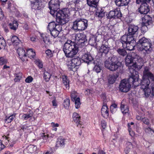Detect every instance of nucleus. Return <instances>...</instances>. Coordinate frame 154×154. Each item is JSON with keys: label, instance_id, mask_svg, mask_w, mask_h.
Masks as SVG:
<instances>
[{"label": "nucleus", "instance_id": "nucleus-5", "mask_svg": "<svg viewBox=\"0 0 154 154\" xmlns=\"http://www.w3.org/2000/svg\"><path fill=\"white\" fill-rule=\"evenodd\" d=\"M65 10V9L59 10L55 14L56 21L60 25H64L68 21V15Z\"/></svg>", "mask_w": 154, "mask_h": 154}, {"label": "nucleus", "instance_id": "nucleus-4", "mask_svg": "<svg viewBox=\"0 0 154 154\" xmlns=\"http://www.w3.org/2000/svg\"><path fill=\"white\" fill-rule=\"evenodd\" d=\"M138 50L141 51H144V53H149L152 50V45L150 42L149 39L143 37L140 39L137 42Z\"/></svg>", "mask_w": 154, "mask_h": 154}, {"label": "nucleus", "instance_id": "nucleus-52", "mask_svg": "<svg viewBox=\"0 0 154 154\" xmlns=\"http://www.w3.org/2000/svg\"><path fill=\"white\" fill-rule=\"evenodd\" d=\"M127 145L129 146V148L127 147L125 150V152L126 154H128L130 150V149L132 147V145L131 143V142H128L127 143Z\"/></svg>", "mask_w": 154, "mask_h": 154}, {"label": "nucleus", "instance_id": "nucleus-11", "mask_svg": "<svg viewBox=\"0 0 154 154\" xmlns=\"http://www.w3.org/2000/svg\"><path fill=\"white\" fill-rule=\"evenodd\" d=\"M73 121L76 124L77 126L79 128H83L85 125L83 122L80 121V116L76 112H74L72 115Z\"/></svg>", "mask_w": 154, "mask_h": 154}, {"label": "nucleus", "instance_id": "nucleus-10", "mask_svg": "<svg viewBox=\"0 0 154 154\" xmlns=\"http://www.w3.org/2000/svg\"><path fill=\"white\" fill-rule=\"evenodd\" d=\"M122 17V14L119 8H117L113 10L110 11L108 15L107 16L108 18L111 19H120Z\"/></svg>", "mask_w": 154, "mask_h": 154}, {"label": "nucleus", "instance_id": "nucleus-42", "mask_svg": "<svg viewBox=\"0 0 154 154\" xmlns=\"http://www.w3.org/2000/svg\"><path fill=\"white\" fill-rule=\"evenodd\" d=\"M0 45L2 48L5 49L6 46V42L3 37L0 35Z\"/></svg>", "mask_w": 154, "mask_h": 154}, {"label": "nucleus", "instance_id": "nucleus-56", "mask_svg": "<svg viewBox=\"0 0 154 154\" xmlns=\"http://www.w3.org/2000/svg\"><path fill=\"white\" fill-rule=\"evenodd\" d=\"M101 69L99 65H96L94 67V70L97 73L100 72Z\"/></svg>", "mask_w": 154, "mask_h": 154}, {"label": "nucleus", "instance_id": "nucleus-2", "mask_svg": "<svg viewBox=\"0 0 154 154\" xmlns=\"http://www.w3.org/2000/svg\"><path fill=\"white\" fill-rule=\"evenodd\" d=\"M77 44L70 40H68L64 45L63 50L67 57L72 58L78 52Z\"/></svg>", "mask_w": 154, "mask_h": 154}, {"label": "nucleus", "instance_id": "nucleus-1", "mask_svg": "<svg viewBox=\"0 0 154 154\" xmlns=\"http://www.w3.org/2000/svg\"><path fill=\"white\" fill-rule=\"evenodd\" d=\"M130 55H127L125 59V62L126 65L128 67V68L129 70L131 75H129L128 80L130 82L134 83L135 85H137V80L139 78L138 72L135 70L134 67H133V60L134 59V57Z\"/></svg>", "mask_w": 154, "mask_h": 154}, {"label": "nucleus", "instance_id": "nucleus-9", "mask_svg": "<svg viewBox=\"0 0 154 154\" xmlns=\"http://www.w3.org/2000/svg\"><path fill=\"white\" fill-rule=\"evenodd\" d=\"M81 63L80 58L79 57H77L68 61L66 62V65L69 70L73 71L74 68L80 65Z\"/></svg>", "mask_w": 154, "mask_h": 154}, {"label": "nucleus", "instance_id": "nucleus-55", "mask_svg": "<svg viewBox=\"0 0 154 154\" xmlns=\"http://www.w3.org/2000/svg\"><path fill=\"white\" fill-rule=\"evenodd\" d=\"M33 80V78L31 76H28L25 80L26 82L29 83L32 82Z\"/></svg>", "mask_w": 154, "mask_h": 154}, {"label": "nucleus", "instance_id": "nucleus-59", "mask_svg": "<svg viewBox=\"0 0 154 154\" xmlns=\"http://www.w3.org/2000/svg\"><path fill=\"white\" fill-rule=\"evenodd\" d=\"M142 121L146 125H149V120L148 119L145 118H142Z\"/></svg>", "mask_w": 154, "mask_h": 154}, {"label": "nucleus", "instance_id": "nucleus-60", "mask_svg": "<svg viewBox=\"0 0 154 154\" xmlns=\"http://www.w3.org/2000/svg\"><path fill=\"white\" fill-rule=\"evenodd\" d=\"M43 41L46 44H47L50 42L49 38L47 36H45L43 38Z\"/></svg>", "mask_w": 154, "mask_h": 154}, {"label": "nucleus", "instance_id": "nucleus-22", "mask_svg": "<svg viewBox=\"0 0 154 154\" xmlns=\"http://www.w3.org/2000/svg\"><path fill=\"white\" fill-rule=\"evenodd\" d=\"M142 24L149 25L152 23V18L148 15H145L142 18Z\"/></svg>", "mask_w": 154, "mask_h": 154}, {"label": "nucleus", "instance_id": "nucleus-41", "mask_svg": "<svg viewBox=\"0 0 154 154\" xmlns=\"http://www.w3.org/2000/svg\"><path fill=\"white\" fill-rule=\"evenodd\" d=\"M144 130L145 132L150 136L154 135V131L151 128L149 127L146 128H145Z\"/></svg>", "mask_w": 154, "mask_h": 154}, {"label": "nucleus", "instance_id": "nucleus-30", "mask_svg": "<svg viewBox=\"0 0 154 154\" xmlns=\"http://www.w3.org/2000/svg\"><path fill=\"white\" fill-rule=\"evenodd\" d=\"M63 83L65 86L66 89H69V80L67 78V77L66 75H63L62 76Z\"/></svg>", "mask_w": 154, "mask_h": 154}, {"label": "nucleus", "instance_id": "nucleus-7", "mask_svg": "<svg viewBox=\"0 0 154 154\" xmlns=\"http://www.w3.org/2000/svg\"><path fill=\"white\" fill-rule=\"evenodd\" d=\"M126 79L122 80L119 85V90L122 92H128L130 89L131 87V84H132L134 86H137L139 85L138 79L137 80V85H135L134 83L130 82L128 80Z\"/></svg>", "mask_w": 154, "mask_h": 154}, {"label": "nucleus", "instance_id": "nucleus-27", "mask_svg": "<svg viewBox=\"0 0 154 154\" xmlns=\"http://www.w3.org/2000/svg\"><path fill=\"white\" fill-rule=\"evenodd\" d=\"M82 60L85 62L88 63L93 60V58L90 54H85L82 57Z\"/></svg>", "mask_w": 154, "mask_h": 154}, {"label": "nucleus", "instance_id": "nucleus-54", "mask_svg": "<svg viewBox=\"0 0 154 154\" xmlns=\"http://www.w3.org/2000/svg\"><path fill=\"white\" fill-rule=\"evenodd\" d=\"M147 26L148 25L142 24V26L141 28V31L143 32H146L148 30Z\"/></svg>", "mask_w": 154, "mask_h": 154}, {"label": "nucleus", "instance_id": "nucleus-62", "mask_svg": "<svg viewBox=\"0 0 154 154\" xmlns=\"http://www.w3.org/2000/svg\"><path fill=\"white\" fill-rule=\"evenodd\" d=\"M128 130L129 132L130 135L131 136H133L134 135V133L132 131L131 128H130V124H128Z\"/></svg>", "mask_w": 154, "mask_h": 154}, {"label": "nucleus", "instance_id": "nucleus-31", "mask_svg": "<svg viewBox=\"0 0 154 154\" xmlns=\"http://www.w3.org/2000/svg\"><path fill=\"white\" fill-rule=\"evenodd\" d=\"M11 41L14 46H18L20 44V41L18 37L16 36H13L11 38Z\"/></svg>", "mask_w": 154, "mask_h": 154}, {"label": "nucleus", "instance_id": "nucleus-36", "mask_svg": "<svg viewBox=\"0 0 154 154\" xmlns=\"http://www.w3.org/2000/svg\"><path fill=\"white\" fill-rule=\"evenodd\" d=\"M116 51L119 55L123 57L127 55L126 51L124 49L118 48L116 50Z\"/></svg>", "mask_w": 154, "mask_h": 154}, {"label": "nucleus", "instance_id": "nucleus-6", "mask_svg": "<svg viewBox=\"0 0 154 154\" xmlns=\"http://www.w3.org/2000/svg\"><path fill=\"white\" fill-rule=\"evenodd\" d=\"M88 25L87 20L78 19L73 22L72 28L75 30H83L87 28Z\"/></svg>", "mask_w": 154, "mask_h": 154}, {"label": "nucleus", "instance_id": "nucleus-57", "mask_svg": "<svg viewBox=\"0 0 154 154\" xmlns=\"http://www.w3.org/2000/svg\"><path fill=\"white\" fill-rule=\"evenodd\" d=\"M45 53L49 57H51L53 56V53L52 51L49 50H47L45 51Z\"/></svg>", "mask_w": 154, "mask_h": 154}, {"label": "nucleus", "instance_id": "nucleus-63", "mask_svg": "<svg viewBox=\"0 0 154 154\" xmlns=\"http://www.w3.org/2000/svg\"><path fill=\"white\" fill-rule=\"evenodd\" d=\"M106 123L104 120L101 121V126L103 129H105L106 127Z\"/></svg>", "mask_w": 154, "mask_h": 154}, {"label": "nucleus", "instance_id": "nucleus-51", "mask_svg": "<svg viewBox=\"0 0 154 154\" xmlns=\"http://www.w3.org/2000/svg\"><path fill=\"white\" fill-rule=\"evenodd\" d=\"M80 0H74L73 1H71L69 2V4L70 5H72L73 2L75 5V7H78V5L80 2Z\"/></svg>", "mask_w": 154, "mask_h": 154}, {"label": "nucleus", "instance_id": "nucleus-35", "mask_svg": "<svg viewBox=\"0 0 154 154\" xmlns=\"http://www.w3.org/2000/svg\"><path fill=\"white\" fill-rule=\"evenodd\" d=\"M64 139L59 138L57 139L56 146L57 147H62L64 145Z\"/></svg>", "mask_w": 154, "mask_h": 154}, {"label": "nucleus", "instance_id": "nucleus-50", "mask_svg": "<svg viewBox=\"0 0 154 154\" xmlns=\"http://www.w3.org/2000/svg\"><path fill=\"white\" fill-rule=\"evenodd\" d=\"M35 64L38 66L39 68H42L43 65L42 62L39 60H37L35 61Z\"/></svg>", "mask_w": 154, "mask_h": 154}, {"label": "nucleus", "instance_id": "nucleus-14", "mask_svg": "<svg viewBox=\"0 0 154 154\" xmlns=\"http://www.w3.org/2000/svg\"><path fill=\"white\" fill-rule=\"evenodd\" d=\"M138 10L141 14H146L149 11L150 8L147 3H143L141 4Z\"/></svg>", "mask_w": 154, "mask_h": 154}, {"label": "nucleus", "instance_id": "nucleus-16", "mask_svg": "<svg viewBox=\"0 0 154 154\" xmlns=\"http://www.w3.org/2000/svg\"><path fill=\"white\" fill-rule=\"evenodd\" d=\"M121 40L122 45H126L127 43L130 42L132 41L135 40L133 36L129 35L128 33L127 35H125L122 36Z\"/></svg>", "mask_w": 154, "mask_h": 154}, {"label": "nucleus", "instance_id": "nucleus-17", "mask_svg": "<svg viewBox=\"0 0 154 154\" xmlns=\"http://www.w3.org/2000/svg\"><path fill=\"white\" fill-rule=\"evenodd\" d=\"M75 39L78 41L80 44L84 43L87 41L85 35L80 33L76 34L75 36Z\"/></svg>", "mask_w": 154, "mask_h": 154}, {"label": "nucleus", "instance_id": "nucleus-38", "mask_svg": "<svg viewBox=\"0 0 154 154\" xmlns=\"http://www.w3.org/2000/svg\"><path fill=\"white\" fill-rule=\"evenodd\" d=\"M122 112L123 114H126L128 112L129 110V108L127 105L121 104L120 106Z\"/></svg>", "mask_w": 154, "mask_h": 154}, {"label": "nucleus", "instance_id": "nucleus-37", "mask_svg": "<svg viewBox=\"0 0 154 154\" xmlns=\"http://www.w3.org/2000/svg\"><path fill=\"white\" fill-rule=\"evenodd\" d=\"M51 77V74L48 71L45 70L43 73V78L45 81L46 82H48Z\"/></svg>", "mask_w": 154, "mask_h": 154}, {"label": "nucleus", "instance_id": "nucleus-64", "mask_svg": "<svg viewBox=\"0 0 154 154\" xmlns=\"http://www.w3.org/2000/svg\"><path fill=\"white\" fill-rule=\"evenodd\" d=\"M56 27L55 28V29L56 30H58V31L60 32L61 30V27L59 25L57 24L56 23Z\"/></svg>", "mask_w": 154, "mask_h": 154}, {"label": "nucleus", "instance_id": "nucleus-34", "mask_svg": "<svg viewBox=\"0 0 154 154\" xmlns=\"http://www.w3.org/2000/svg\"><path fill=\"white\" fill-rule=\"evenodd\" d=\"M18 23L17 22L16 20H14L12 23H10L9 24L10 28L14 30H16L18 27Z\"/></svg>", "mask_w": 154, "mask_h": 154}, {"label": "nucleus", "instance_id": "nucleus-19", "mask_svg": "<svg viewBox=\"0 0 154 154\" xmlns=\"http://www.w3.org/2000/svg\"><path fill=\"white\" fill-rule=\"evenodd\" d=\"M19 57L21 60L24 61L26 59V55L25 50L22 48H18L17 50Z\"/></svg>", "mask_w": 154, "mask_h": 154}, {"label": "nucleus", "instance_id": "nucleus-29", "mask_svg": "<svg viewBox=\"0 0 154 154\" xmlns=\"http://www.w3.org/2000/svg\"><path fill=\"white\" fill-rule=\"evenodd\" d=\"M87 4L90 7L96 8L98 5V0H87Z\"/></svg>", "mask_w": 154, "mask_h": 154}, {"label": "nucleus", "instance_id": "nucleus-12", "mask_svg": "<svg viewBox=\"0 0 154 154\" xmlns=\"http://www.w3.org/2000/svg\"><path fill=\"white\" fill-rule=\"evenodd\" d=\"M133 55H134V60L135 61L133 65V67L135 70L136 68H141L143 65V59L141 57L134 54Z\"/></svg>", "mask_w": 154, "mask_h": 154}, {"label": "nucleus", "instance_id": "nucleus-39", "mask_svg": "<svg viewBox=\"0 0 154 154\" xmlns=\"http://www.w3.org/2000/svg\"><path fill=\"white\" fill-rule=\"evenodd\" d=\"M27 54L30 58H33L35 55V53L32 49H29L27 51Z\"/></svg>", "mask_w": 154, "mask_h": 154}, {"label": "nucleus", "instance_id": "nucleus-13", "mask_svg": "<svg viewBox=\"0 0 154 154\" xmlns=\"http://www.w3.org/2000/svg\"><path fill=\"white\" fill-rule=\"evenodd\" d=\"M71 99L72 101L75 102V108L78 109L80 107L81 103L80 98L77 97V93L75 91H72L71 93Z\"/></svg>", "mask_w": 154, "mask_h": 154}, {"label": "nucleus", "instance_id": "nucleus-33", "mask_svg": "<svg viewBox=\"0 0 154 154\" xmlns=\"http://www.w3.org/2000/svg\"><path fill=\"white\" fill-rule=\"evenodd\" d=\"M2 137L3 138V140H0V150H1L4 149L5 147V145L2 143V141H6L5 143V145H6L8 144L9 142V140H8V137L6 136H3Z\"/></svg>", "mask_w": 154, "mask_h": 154}, {"label": "nucleus", "instance_id": "nucleus-3", "mask_svg": "<svg viewBox=\"0 0 154 154\" xmlns=\"http://www.w3.org/2000/svg\"><path fill=\"white\" fill-rule=\"evenodd\" d=\"M117 59V57L114 56L109 57L104 62L105 67L112 71L118 69L121 70L123 67L122 63L119 61L116 62Z\"/></svg>", "mask_w": 154, "mask_h": 154}, {"label": "nucleus", "instance_id": "nucleus-58", "mask_svg": "<svg viewBox=\"0 0 154 154\" xmlns=\"http://www.w3.org/2000/svg\"><path fill=\"white\" fill-rule=\"evenodd\" d=\"M31 116H32L29 114H23L22 116V117L24 119L26 120Z\"/></svg>", "mask_w": 154, "mask_h": 154}, {"label": "nucleus", "instance_id": "nucleus-20", "mask_svg": "<svg viewBox=\"0 0 154 154\" xmlns=\"http://www.w3.org/2000/svg\"><path fill=\"white\" fill-rule=\"evenodd\" d=\"M126 45H122L124 48H126L127 50L131 51L134 50V48L136 45V42L135 40L132 41L130 42L127 43Z\"/></svg>", "mask_w": 154, "mask_h": 154}, {"label": "nucleus", "instance_id": "nucleus-8", "mask_svg": "<svg viewBox=\"0 0 154 154\" xmlns=\"http://www.w3.org/2000/svg\"><path fill=\"white\" fill-rule=\"evenodd\" d=\"M49 8L50 14L54 16L55 13L57 12V10L60 8L59 0H51L49 3Z\"/></svg>", "mask_w": 154, "mask_h": 154}, {"label": "nucleus", "instance_id": "nucleus-53", "mask_svg": "<svg viewBox=\"0 0 154 154\" xmlns=\"http://www.w3.org/2000/svg\"><path fill=\"white\" fill-rule=\"evenodd\" d=\"M40 135L42 137V139L44 140L43 142L45 143L47 141V139L48 137V136L45 135V133H40Z\"/></svg>", "mask_w": 154, "mask_h": 154}, {"label": "nucleus", "instance_id": "nucleus-44", "mask_svg": "<svg viewBox=\"0 0 154 154\" xmlns=\"http://www.w3.org/2000/svg\"><path fill=\"white\" fill-rule=\"evenodd\" d=\"M56 23L54 22L50 23L48 26V28L49 31L55 29L56 27Z\"/></svg>", "mask_w": 154, "mask_h": 154}, {"label": "nucleus", "instance_id": "nucleus-18", "mask_svg": "<svg viewBox=\"0 0 154 154\" xmlns=\"http://www.w3.org/2000/svg\"><path fill=\"white\" fill-rule=\"evenodd\" d=\"M107 42H106L104 44H103L99 49V53L102 54H107L109 51V48L107 45Z\"/></svg>", "mask_w": 154, "mask_h": 154}, {"label": "nucleus", "instance_id": "nucleus-45", "mask_svg": "<svg viewBox=\"0 0 154 154\" xmlns=\"http://www.w3.org/2000/svg\"><path fill=\"white\" fill-rule=\"evenodd\" d=\"M63 105L66 109H68L70 105V100L66 98L64 100Z\"/></svg>", "mask_w": 154, "mask_h": 154}, {"label": "nucleus", "instance_id": "nucleus-43", "mask_svg": "<svg viewBox=\"0 0 154 154\" xmlns=\"http://www.w3.org/2000/svg\"><path fill=\"white\" fill-rule=\"evenodd\" d=\"M96 14L99 17L102 18L105 16V12L103 10L101 9L100 11H97L96 12Z\"/></svg>", "mask_w": 154, "mask_h": 154}, {"label": "nucleus", "instance_id": "nucleus-48", "mask_svg": "<svg viewBox=\"0 0 154 154\" xmlns=\"http://www.w3.org/2000/svg\"><path fill=\"white\" fill-rule=\"evenodd\" d=\"M32 9L35 10H39L40 8L39 7L38 2H36L32 4Z\"/></svg>", "mask_w": 154, "mask_h": 154}, {"label": "nucleus", "instance_id": "nucleus-21", "mask_svg": "<svg viewBox=\"0 0 154 154\" xmlns=\"http://www.w3.org/2000/svg\"><path fill=\"white\" fill-rule=\"evenodd\" d=\"M143 77H147L152 80H154V75L149 71V68L148 67H146L144 68L143 72Z\"/></svg>", "mask_w": 154, "mask_h": 154}, {"label": "nucleus", "instance_id": "nucleus-24", "mask_svg": "<svg viewBox=\"0 0 154 154\" xmlns=\"http://www.w3.org/2000/svg\"><path fill=\"white\" fill-rule=\"evenodd\" d=\"M102 116L105 118H107L109 115L108 108L106 105H103L101 109Z\"/></svg>", "mask_w": 154, "mask_h": 154}, {"label": "nucleus", "instance_id": "nucleus-15", "mask_svg": "<svg viewBox=\"0 0 154 154\" xmlns=\"http://www.w3.org/2000/svg\"><path fill=\"white\" fill-rule=\"evenodd\" d=\"M138 27L134 25H130L128 28V34L132 36L138 33Z\"/></svg>", "mask_w": 154, "mask_h": 154}, {"label": "nucleus", "instance_id": "nucleus-47", "mask_svg": "<svg viewBox=\"0 0 154 154\" xmlns=\"http://www.w3.org/2000/svg\"><path fill=\"white\" fill-rule=\"evenodd\" d=\"M51 34L52 36L54 37V38L57 37L58 35L59 32L58 30H56L55 29L50 31Z\"/></svg>", "mask_w": 154, "mask_h": 154}, {"label": "nucleus", "instance_id": "nucleus-23", "mask_svg": "<svg viewBox=\"0 0 154 154\" xmlns=\"http://www.w3.org/2000/svg\"><path fill=\"white\" fill-rule=\"evenodd\" d=\"M150 83V81L149 79H145L144 77L141 82L140 88L142 89H144L148 87Z\"/></svg>", "mask_w": 154, "mask_h": 154}, {"label": "nucleus", "instance_id": "nucleus-32", "mask_svg": "<svg viewBox=\"0 0 154 154\" xmlns=\"http://www.w3.org/2000/svg\"><path fill=\"white\" fill-rule=\"evenodd\" d=\"M36 146L30 145L28 146L25 150L28 153H32L36 150Z\"/></svg>", "mask_w": 154, "mask_h": 154}, {"label": "nucleus", "instance_id": "nucleus-26", "mask_svg": "<svg viewBox=\"0 0 154 154\" xmlns=\"http://www.w3.org/2000/svg\"><path fill=\"white\" fill-rule=\"evenodd\" d=\"M119 75L117 74H113L109 75L108 77V81L110 84H113L115 82Z\"/></svg>", "mask_w": 154, "mask_h": 154}, {"label": "nucleus", "instance_id": "nucleus-61", "mask_svg": "<svg viewBox=\"0 0 154 154\" xmlns=\"http://www.w3.org/2000/svg\"><path fill=\"white\" fill-rule=\"evenodd\" d=\"M6 62V60L4 58L1 57L0 58V65H2Z\"/></svg>", "mask_w": 154, "mask_h": 154}, {"label": "nucleus", "instance_id": "nucleus-25", "mask_svg": "<svg viewBox=\"0 0 154 154\" xmlns=\"http://www.w3.org/2000/svg\"><path fill=\"white\" fill-rule=\"evenodd\" d=\"M130 0H115V3L118 6H126L129 3Z\"/></svg>", "mask_w": 154, "mask_h": 154}, {"label": "nucleus", "instance_id": "nucleus-49", "mask_svg": "<svg viewBox=\"0 0 154 154\" xmlns=\"http://www.w3.org/2000/svg\"><path fill=\"white\" fill-rule=\"evenodd\" d=\"M22 73H19L16 76L15 78L14 79V81L15 82H18L20 81V80L22 78Z\"/></svg>", "mask_w": 154, "mask_h": 154}, {"label": "nucleus", "instance_id": "nucleus-40", "mask_svg": "<svg viewBox=\"0 0 154 154\" xmlns=\"http://www.w3.org/2000/svg\"><path fill=\"white\" fill-rule=\"evenodd\" d=\"M15 114H14L8 117H6L5 121L6 123H8L11 122L13 119L15 117Z\"/></svg>", "mask_w": 154, "mask_h": 154}, {"label": "nucleus", "instance_id": "nucleus-28", "mask_svg": "<svg viewBox=\"0 0 154 154\" xmlns=\"http://www.w3.org/2000/svg\"><path fill=\"white\" fill-rule=\"evenodd\" d=\"M151 87L152 88V91H151L150 89L148 87L144 89H143L146 97H149L151 94L153 96H154V87H153L152 86Z\"/></svg>", "mask_w": 154, "mask_h": 154}, {"label": "nucleus", "instance_id": "nucleus-46", "mask_svg": "<svg viewBox=\"0 0 154 154\" xmlns=\"http://www.w3.org/2000/svg\"><path fill=\"white\" fill-rule=\"evenodd\" d=\"M97 37L98 36H97L96 37H92L90 38L89 41V43L91 44V45H95L96 44V41L97 42L99 41V39H98V41H97Z\"/></svg>", "mask_w": 154, "mask_h": 154}]
</instances>
